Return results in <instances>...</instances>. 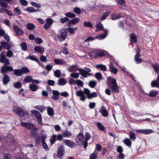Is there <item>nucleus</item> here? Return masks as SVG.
<instances>
[{
	"label": "nucleus",
	"mask_w": 159,
	"mask_h": 159,
	"mask_svg": "<svg viewBox=\"0 0 159 159\" xmlns=\"http://www.w3.org/2000/svg\"><path fill=\"white\" fill-rule=\"evenodd\" d=\"M107 83L108 87L113 93H118L119 92V87L118 86L116 80L111 77L107 78Z\"/></svg>",
	"instance_id": "1"
},
{
	"label": "nucleus",
	"mask_w": 159,
	"mask_h": 159,
	"mask_svg": "<svg viewBox=\"0 0 159 159\" xmlns=\"http://www.w3.org/2000/svg\"><path fill=\"white\" fill-rule=\"evenodd\" d=\"M85 69L84 70L81 68L78 69V71H79L80 74L84 78L88 76H91L92 74L91 73H89L91 71V70L90 68L85 67Z\"/></svg>",
	"instance_id": "2"
},
{
	"label": "nucleus",
	"mask_w": 159,
	"mask_h": 159,
	"mask_svg": "<svg viewBox=\"0 0 159 159\" xmlns=\"http://www.w3.org/2000/svg\"><path fill=\"white\" fill-rule=\"evenodd\" d=\"M67 32L66 29H63L60 30V34L58 35V37L61 41H64L66 38Z\"/></svg>",
	"instance_id": "3"
},
{
	"label": "nucleus",
	"mask_w": 159,
	"mask_h": 159,
	"mask_svg": "<svg viewBox=\"0 0 159 159\" xmlns=\"http://www.w3.org/2000/svg\"><path fill=\"white\" fill-rule=\"evenodd\" d=\"M63 135L59 134L56 135L54 134L52 135L51 137V139L50 140L51 145L54 144L56 140L61 141L62 140L63 138Z\"/></svg>",
	"instance_id": "4"
},
{
	"label": "nucleus",
	"mask_w": 159,
	"mask_h": 159,
	"mask_svg": "<svg viewBox=\"0 0 159 159\" xmlns=\"http://www.w3.org/2000/svg\"><path fill=\"white\" fill-rule=\"evenodd\" d=\"M31 113L35 116L39 124L40 125H43V124L42 122V116L40 113L38 111L35 110L32 111Z\"/></svg>",
	"instance_id": "5"
},
{
	"label": "nucleus",
	"mask_w": 159,
	"mask_h": 159,
	"mask_svg": "<svg viewBox=\"0 0 159 159\" xmlns=\"http://www.w3.org/2000/svg\"><path fill=\"white\" fill-rule=\"evenodd\" d=\"M84 136L83 134L80 133L76 136L75 140L77 144L79 146L82 145V143L84 141Z\"/></svg>",
	"instance_id": "6"
},
{
	"label": "nucleus",
	"mask_w": 159,
	"mask_h": 159,
	"mask_svg": "<svg viewBox=\"0 0 159 159\" xmlns=\"http://www.w3.org/2000/svg\"><path fill=\"white\" fill-rule=\"evenodd\" d=\"M46 23L44 26V29L47 30L50 29L53 22V20L51 18H48L45 20Z\"/></svg>",
	"instance_id": "7"
},
{
	"label": "nucleus",
	"mask_w": 159,
	"mask_h": 159,
	"mask_svg": "<svg viewBox=\"0 0 159 159\" xmlns=\"http://www.w3.org/2000/svg\"><path fill=\"white\" fill-rule=\"evenodd\" d=\"M13 111L15 112L18 115L22 116L25 115L24 111L19 107L15 106L12 108Z\"/></svg>",
	"instance_id": "8"
},
{
	"label": "nucleus",
	"mask_w": 159,
	"mask_h": 159,
	"mask_svg": "<svg viewBox=\"0 0 159 159\" xmlns=\"http://www.w3.org/2000/svg\"><path fill=\"white\" fill-rule=\"evenodd\" d=\"M0 62L4 63V65L6 66L10 64L9 60L6 58L3 52L0 54Z\"/></svg>",
	"instance_id": "9"
},
{
	"label": "nucleus",
	"mask_w": 159,
	"mask_h": 159,
	"mask_svg": "<svg viewBox=\"0 0 159 159\" xmlns=\"http://www.w3.org/2000/svg\"><path fill=\"white\" fill-rule=\"evenodd\" d=\"M20 123L22 126L25 127L28 129L34 130L36 129L35 126L33 124H31L29 122H21Z\"/></svg>",
	"instance_id": "10"
},
{
	"label": "nucleus",
	"mask_w": 159,
	"mask_h": 159,
	"mask_svg": "<svg viewBox=\"0 0 159 159\" xmlns=\"http://www.w3.org/2000/svg\"><path fill=\"white\" fill-rule=\"evenodd\" d=\"M13 70V69L12 66L4 65L1 67V73L4 74L8 71H12Z\"/></svg>",
	"instance_id": "11"
},
{
	"label": "nucleus",
	"mask_w": 159,
	"mask_h": 159,
	"mask_svg": "<svg viewBox=\"0 0 159 159\" xmlns=\"http://www.w3.org/2000/svg\"><path fill=\"white\" fill-rule=\"evenodd\" d=\"M0 43L2 48L5 49L9 50L11 47V45L10 43L4 41L1 42Z\"/></svg>",
	"instance_id": "12"
},
{
	"label": "nucleus",
	"mask_w": 159,
	"mask_h": 159,
	"mask_svg": "<svg viewBox=\"0 0 159 159\" xmlns=\"http://www.w3.org/2000/svg\"><path fill=\"white\" fill-rule=\"evenodd\" d=\"M64 141L65 144L70 148H75L76 145L75 143L70 140L64 139Z\"/></svg>",
	"instance_id": "13"
},
{
	"label": "nucleus",
	"mask_w": 159,
	"mask_h": 159,
	"mask_svg": "<svg viewBox=\"0 0 159 159\" xmlns=\"http://www.w3.org/2000/svg\"><path fill=\"white\" fill-rule=\"evenodd\" d=\"M140 50L139 48H138L137 50V52L134 56V60L137 64H139L142 62V59L139 58V57H140V55L139 54Z\"/></svg>",
	"instance_id": "14"
},
{
	"label": "nucleus",
	"mask_w": 159,
	"mask_h": 159,
	"mask_svg": "<svg viewBox=\"0 0 159 159\" xmlns=\"http://www.w3.org/2000/svg\"><path fill=\"white\" fill-rule=\"evenodd\" d=\"M13 28L15 32L18 35H21L24 34V32L22 30L19 28L17 26L14 25Z\"/></svg>",
	"instance_id": "15"
},
{
	"label": "nucleus",
	"mask_w": 159,
	"mask_h": 159,
	"mask_svg": "<svg viewBox=\"0 0 159 159\" xmlns=\"http://www.w3.org/2000/svg\"><path fill=\"white\" fill-rule=\"evenodd\" d=\"M52 93L53 95L52 96V98L54 100H58L59 98V96L60 93L57 90H52Z\"/></svg>",
	"instance_id": "16"
},
{
	"label": "nucleus",
	"mask_w": 159,
	"mask_h": 159,
	"mask_svg": "<svg viewBox=\"0 0 159 159\" xmlns=\"http://www.w3.org/2000/svg\"><path fill=\"white\" fill-rule=\"evenodd\" d=\"M3 84L4 85H7L10 81V79L9 76L6 74H3V77L2 79Z\"/></svg>",
	"instance_id": "17"
},
{
	"label": "nucleus",
	"mask_w": 159,
	"mask_h": 159,
	"mask_svg": "<svg viewBox=\"0 0 159 159\" xmlns=\"http://www.w3.org/2000/svg\"><path fill=\"white\" fill-rule=\"evenodd\" d=\"M99 111L104 117H107L108 115V112L104 106L101 107Z\"/></svg>",
	"instance_id": "18"
},
{
	"label": "nucleus",
	"mask_w": 159,
	"mask_h": 159,
	"mask_svg": "<svg viewBox=\"0 0 159 159\" xmlns=\"http://www.w3.org/2000/svg\"><path fill=\"white\" fill-rule=\"evenodd\" d=\"M138 133L146 134H149L153 132V131L150 129H139L136 130Z\"/></svg>",
	"instance_id": "19"
},
{
	"label": "nucleus",
	"mask_w": 159,
	"mask_h": 159,
	"mask_svg": "<svg viewBox=\"0 0 159 159\" xmlns=\"http://www.w3.org/2000/svg\"><path fill=\"white\" fill-rule=\"evenodd\" d=\"M104 34L102 35H100L98 36H96L95 38L98 39L99 40L105 38L108 35V30H104Z\"/></svg>",
	"instance_id": "20"
},
{
	"label": "nucleus",
	"mask_w": 159,
	"mask_h": 159,
	"mask_svg": "<svg viewBox=\"0 0 159 159\" xmlns=\"http://www.w3.org/2000/svg\"><path fill=\"white\" fill-rule=\"evenodd\" d=\"M80 19L76 18L71 20H70L68 22V25L70 26L71 25H75L79 22Z\"/></svg>",
	"instance_id": "21"
},
{
	"label": "nucleus",
	"mask_w": 159,
	"mask_h": 159,
	"mask_svg": "<svg viewBox=\"0 0 159 159\" xmlns=\"http://www.w3.org/2000/svg\"><path fill=\"white\" fill-rule=\"evenodd\" d=\"M64 148L62 146L58 148L57 151V155L59 156H62L64 153Z\"/></svg>",
	"instance_id": "22"
},
{
	"label": "nucleus",
	"mask_w": 159,
	"mask_h": 159,
	"mask_svg": "<svg viewBox=\"0 0 159 159\" xmlns=\"http://www.w3.org/2000/svg\"><path fill=\"white\" fill-rule=\"evenodd\" d=\"M54 61L56 65H65L66 63L61 59H55Z\"/></svg>",
	"instance_id": "23"
},
{
	"label": "nucleus",
	"mask_w": 159,
	"mask_h": 159,
	"mask_svg": "<svg viewBox=\"0 0 159 159\" xmlns=\"http://www.w3.org/2000/svg\"><path fill=\"white\" fill-rule=\"evenodd\" d=\"M96 29L95 30L96 32H98L100 31L103 30L104 31V30H106L104 29L103 28V25L101 23H99L96 25Z\"/></svg>",
	"instance_id": "24"
},
{
	"label": "nucleus",
	"mask_w": 159,
	"mask_h": 159,
	"mask_svg": "<svg viewBox=\"0 0 159 159\" xmlns=\"http://www.w3.org/2000/svg\"><path fill=\"white\" fill-rule=\"evenodd\" d=\"M151 85L152 87H159V77L158 76L157 78L156 81H153L151 83Z\"/></svg>",
	"instance_id": "25"
},
{
	"label": "nucleus",
	"mask_w": 159,
	"mask_h": 159,
	"mask_svg": "<svg viewBox=\"0 0 159 159\" xmlns=\"http://www.w3.org/2000/svg\"><path fill=\"white\" fill-rule=\"evenodd\" d=\"M34 50L36 52L40 53H43L44 52V48L39 46H36L34 48Z\"/></svg>",
	"instance_id": "26"
},
{
	"label": "nucleus",
	"mask_w": 159,
	"mask_h": 159,
	"mask_svg": "<svg viewBox=\"0 0 159 159\" xmlns=\"http://www.w3.org/2000/svg\"><path fill=\"white\" fill-rule=\"evenodd\" d=\"M62 134L63 137L65 138H70L72 136V133L67 130L62 133Z\"/></svg>",
	"instance_id": "27"
},
{
	"label": "nucleus",
	"mask_w": 159,
	"mask_h": 159,
	"mask_svg": "<svg viewBox=\"0 0 159 159\" xmlns=\"http://www.w3.org/2000/svg\"><path fill=\"white\" fill-rule=\"evenodd\" d=\"M66 80L64 78H61L58 80L57 84L58 85H64L66 84Z\"/></svg>",
	"instance_id": "28"
},
{
	"label": "nucleus",
	"mask_w": 159,
	"mask_h": 159,
	"mask_svg": "<svg viewBox=\"0 0 159 159\" xmlns=\"http://www.w3.org/2000/svg\"><path fill=\"white\" fill-rule=\"evenodd\" d=\"M26 28L29 30H32L35 28V26L32 23H28L26 25Z\"/></svg>",
	"instance_id": "29"
},
{
	"label": "nucleus",
	"mask_w": 159,
	"mask_h": 159,
	"mask_svg": "<svg viewBox=\"0 0 159 159\" xmlns=\"http://www.w3.org/2000/svg\"><path fill=\"white\" fill-rule=\"evenodd\" d=\"M29 88L33 92L36 91L38 89V86L34 84L30 85Z\"/></svg>",
	"instance_id": "30"
},
{
	"label": "nucleus",
	"mask_w": 159,
	"mask_h": 159,
	"mask_svg": "<svg viewBox=\"0 0 159 159\" xmlns=\"http://www.w3.org/2000/svg\"><path fill=\"white\" fill-rule=\"evenodd\" d=\"M78 69L79 68H78L76 66L73 65L68 69V70L70 72H75L77 70H78Z\"/></svg>",
	"instance_id": "31"
},
{
	"label": "nucleus",
	"mask_w": 159,
	"mask_h": 159,
	"mask_svg": "<svg viewBox=\"0 0 159 159\" xmlns=\"http://www.w3.org/2000/svg\"><path fill=\"white\" fill-rule=\"evenodd\" d=\"M157 94V92L156 90H152L149 92V93H146V94L150 97H153L156 96Z\"/></svg>",
	"instance_id": "32"
},
{
	"label": "nucleus",
	"mask_w": 159,
	"mask_h": 159,
	"mask_svg": "<svg viewBox=\"0 0 159 159\" xmlns=\"http://www.w3.org/2000/svg\"><path fill=\"white\" fill-rule=\"evenodd\" d=\"M7 2L5 1H0V6L2 7L9 8Z\"/></svg>",
	"instance_id": "33"
},
{
	"label": "nucleus",
	"mask_w": 159,
	"mask_h": 159,
	"mask_svg": "<svg viewBox=\"0 0 159 159\" xmlns=\"http://www.w3.org/2000/svg\"><path fill=\"white\" fill-rule=\"evenodd\" d=\"M47 110L48 114L49 116H53L54 115V110L52 108L48 107H47Z\"/></svg>",
	"instance_id": "34"
},
{
	"label": "nucleus",
	"mask_w": 159,
	"mask_h": 159,
	"mask_svg": "<svg viewBox=\"0 0 159 159\" xmlns=\"http://www.w3.org/2000/svg\"><path fill=\"white\" fill-rule=\"evenodd\" d=\"M123 142L126 146L130 148L131 147L132 143L130 139L128 138L125 139L124 140Z\"/></svg>",
	"instance_id": "35"
},
{
	"label": "nucleus",
	"mask_w": 159,
	"mask_h": 159,
	"mask_svg": "<svg viewBox=\"0 0 159 159\" xmlns=\"http://www.w3.org/2000/svg\"><path fill=\"white\" fill-rule=\"evenodd\" d=\"M14 74L15 75L18 76H21L23 75L21 69H18L14 70Z\"/></svg>",
	"instance_id": "36"
},
{
	"label": "nucleus",
	"mask_w": 159,
	"mask_h": 159,
	"mask_svg": "<svg viewBox=\"0 0 159 159\" xmlns=\"http://www.w3.org/2000/svg\"><path fill=\"white\" fill-rule=\"evenodd\" d=\"M96 67L97 68L100 69L102 70L105 71L107 70V67L106 66L102 64H98L96 65Z\"/></svg>",
	"instance_id": "37"
},
{
	"label": "nucleus",
	"mask_w": 159,
	"mask_h": 159,
	"mask_svg": "<svg viewBox=\"0 0 159 159\" xmlns=\"http://www.w3.org/2000/svg\"><path fill=\"white\" fill-rule=\"evenodd\" d=\"M78 27L75 28H68L67 29V30L70 34H73L75 33V31L77 30Z\"/></svg>",
	"instance_id": "38"
},
{
	"label": "nucleus",
	"mask_w": 159,
	"mask_h": 159,
	"mask_svg": "<svg viewBox=\"0 0 159 159\" xmlns=\"http://www.w3.org/2000/svg\"><path fill=\"white\" fill-rule=\"evenodd\" d=\"M130 39L131 41L132 42L136 43L137 41V37L133 33L130 34Z\"/></svg>",
	"instance_id": "39"
},
{
	"label": "nucleus",
	"mask_w": 159,
	"mask_h": 159,
	"mask_svg": "<svg viewBox=\"0 0 159 159\" xmlns=\"http://www.w3.org/2000/svg\"><path fill=\"white\" fill-rule=\"evenodd\" d=\"M26 59H30L32 61H35L39 64V60L35 56L30 55L29 56L27 57Z\"/></svg>",
	"instance_id": "40"
},
{
	"label": "nucleus",
	"mask_w": 159,
	"mask_h": 159,
	"mask_svg": "<svg viewBox=\"0 0 159 159\" xmlns=\"http://www.w3.org/2000/svg\"><path fill=\"white\" fill-rule=\"evenodd\" d=\"M34 108L39 110L41 113H43L45 110V107L40 106H37L34 107Z\"/></svg>",
	"instance_id": "41"
},
{
	"label": "nucleus",
	"mask_w": 159,
	"mask_h": 159,
	"mask_svg": "<svg viewBox=\"0 0 159 159\" xmlns=\"http://www.w3.org/2000/svg\"><path fill=\"white\" fill-rule=\"evenodd\" d=\"M65 15L67 17L70 18H74L75 15V14L71 12H68L65 14Z\"/></svg>",
	"instance_id": "42"
},
{
	"label": "nucleus",
	"mask_w": 159,
	"mask_h": 159,
	"mask_svg": "<svg viewBox=\"0 0 159 159\" xmlns=\"http://www.w3.org/2000/svg\"><path fill=\"white\" fill-rule=\"evenodd\" d=\"M33 78L31 76L28 75L25 78L24 81L26 83H30L32 82Z\"/></svg>",
	"instance_id": "43"
},
{
	"label": "nucleus",
	"mask_w": 159,
	"mask_h": 159,
	"mask_svg": "<svg viewBox=\"0 0 159 159\" xmlns=\"http://www.w3.org/2000/svg\"><path fill=\"white\" fill-rule=\"evenodd\" d=\"M109 12L108 11H107L104 13L102 16H101L100 20L101 21H102L106 19L107 17L108 16Z\"/></svg>",
	"instance_id": "44"
},
{
	"label": "nucleus",
	"mask_w": 159,
	"mask_h": 159,
	"mask_svg": "<svg viewBox=\"0 0 159 159\" xmlns=\"http://www.w3.org/2000/svg\"><path fill=\"white\" fill-rule=\"evenodd\" d=\"M97 82L94 80H91L89 82V85L91 88H94L96 85Z\"/></svg>",
	"instance_id": "45"
},
{
	"label": "nucleus",
	"mask_w": 159,
	"mask_h": 159,
	"mask_svg": "<svg viewBox=\"0 0 159 159\" xmlns=\"http://www.w3.org/2000/svg\"><path fill=\"white\" fill-rule=\"evenodd\" d=\"M129 136L130 139L134 141L136 139V136L135 134L132 131H130L129 133Z\"/></svg>",
	"instance_id": "46"
},
{
	"label": "nucleus",
	"mask_w": 159,
	"mask_h": 159,
	"mask_svg": "<svg viewBox=\"0 0 159 159\" xmlns=\"http://www.w3.org/2000/svg\"><path fill=\"white\" fill-rule=\"evenodd\" d=\"M97 125L100 130L102 131L104 130L105 128L101 123L99 122H97Z\"/></svg>",
	"instance_id": "47"
},
{
	"label": "nucleus",
	"mask_w": 159,
	"mask_h": 159,
	"mask_svg": "<svg viewBox=\"0 0 159 159\" xmlns=\"http://www.w3.org/2000/svg\"><path fill=\"white\" fill-rule=\"evenodd\" d=\"M111 17V19L112 20H116L121 17L120 14L117 15L116 14H112Z\"/></svg>",
	"instance_id": "48"
},
{
	"label": "nucleus",
	"mask_w": 159,
	"mask_h": 159,
	"mask_svg": "<svg viewBox=\"0 0 159 159\" xmlns=\"http://www.w3.org/2000/svg\"><path fill=\"white\" fill-rule=\"evenodd\" d=\"M54 76L57 78H59L61 75V72L59 70H57L54 72Z\"/></svg>",
	"instance_id": "49"
},
{
	"label": "nucleus",
	"mask_w": 159,
	"mask_h": 159,
	"mask_svg": "<svg viewBox=\"0 0 159 159\" xmlns=\"http://www.w3.org/2000/svg\"><path fill=\"white\" fill-rule=\"evenodd\" d=\"M97 96V93L95 92H93L91 93H90L89 95H88L87 98L89 99L92 98H95Z\"/></svg>",
	"instance_id": "50"
},
{
	"label": "nucleus",
	"mask_w": 159,
	"mask_h": 159,
	"mask_svg": "<svg viewBox=\"0 0 159 159\" xmlns=\"http://www.w3.org/2000/svg\"><path fill=\"white\" fill-rule=\"evenodd\" d=\"M25 10L30 12H35L37 11L32 7H28L25 9Z\"/></svg>",
	"instance_id": "51"
},
{
	"label": "nucleus",
	"mask_w": 159,
	"mask_h": 159,
	"mask_svg": "<svg viewBox=\"0 0 159 159\" xmlns=\"http://www.w3.org/2000/svg\"><path fill=\"white\" fill-rule=\"evenodd\" d=\"M84 25L85 27L92 28L93 26L92 24L90 22H84Z\"/></svg>",
	"instance_id": "52"
},
{
	"label": "nucleus",
	"mask_w": 159,
	"mask_h": 159,
	"mask_svg": "<svg viewBox=\"0 0 159 159\" xmlns=\"http://www.w3.org/2000/svg\"><path fill=\"white\" fill-rule=\"evenodd\" d=\"M69 19L67 17L61 18L60 19V22L61 24H63L69 21Z\"/></svg>",
	"instance_id": "53"
},
{
	"label": "nucleus",
	"mask_w": 159,
	"mask_h": 159,
	"mask_svg": "<svg viewBox=\"0 0 159 159\" xmlns=\"http://www.w3.org/2000/svg\"><path fill=\"white\" fill-rule=\"evenodd\" d=\"M95 77L98 80H101L102 78V74L100 72H98L95 74Z\"/></svg>",
	"instance_id": "54"
},
{
	"label": "nucleus",
	"mask_w": 159,
	"mask_h": 159,
	"mask_svg": "<svg viewBox=\"0 0 159 159\" xmlns=\"http://www.w3.org/2000/svg\"><path fill=\"white\" fill-rule=\"evenodd\" d=\"M22 72L23 75L24 74L27 73L29 72V70L26 67H22L21 68Z\"/></svg>",
	"instance_id": "55"
},
{
	"label": "nucleus",
	"mask_w": 159,
	"mask_h": 159,
	"mask_svg": "<svg viewBox=\"0 0 159 159\" xmlns=\"http://www.w3.org/2000/svg\"><path fill=\"white\" fill-rule=\"evenodd\" d=\"M6 56L8 57H11L13 56V53L12 51L8 50L6 53Z\"/></svg>",
	"instance_id": "56"
},
{
	"label": "nucleus",
	"mask_w": 159,
	"mask_h": 159,
	"mask_svg": "<svg viewBox=\"0 0 159 159\" xmlns=\"http://www.w3.org/2000/svg\"><path fill=\"white\" fill-rule=\"evenodd\" d=\"M55 82L52 80H48L47 81V84L49 86H54L55 85Z\"/></svg>",
	"instance_id": "57"
},
{
	"label": "nucleus",
	"mask_w": 159,
	"mask_h": 159,
	"mask_svg": "<svg viewBox=\"0 0 159 159\" xmlns=\"http://www.w3.org/2000/svg\"><path fill=\"white\" fill-rule=\"evenodd\" d=\"M30 3L32 6L36 7L38 8H40L41 7V6L40 4H39L34 2H32Z\"/></svg>",
	"instance_id": "58"
},
{
	"label": "nucleus",
	"mask_w": 159,
	"mask_h": 159,
	"mask_svg": "<svg viewBox=\"0 0 159 159\" xmlns=\"http://www.w3.org/2000/svg\"><path fill=\"white\" fill-rule=\"evenodd\" d=\"M14 12L16 15H19L21 14V11L18 7L15 8Z\"/></svg>",
	"instance_id": "59"
},
{
	"label": "nucleus",
	"mask_w": 159,
	"mask_h": 159,
	"mask_svg": "<svg viewBox=\"0 0 159 159\" xmlns=\"http://www.w3.org/2000/svg\"><path fill=\"white\" fill-rule=\"evenodd\" d=\"M14 86L15 88L19 89L21 87L22 85L20 82H17L14 84Z\"/></svg>",
	"instance_id": "60"
},
{
	"label": "nucleus",
	"mask_w": 159,
	"mask_h": 159,
	"mask_svg": "<svg viewBox=\"0 0 159 159\" xmlns=\"http://www.w3.org/2000/svg\"><path fill=\"white\" fill-rule=\"evenodd\" d=\"M31 134L34 138H36L38 136V133L35 131H32L31 133Z\"/></svg>",
	"instance_id": "61"
},
{
	"label": "nucleus",
	"mask_w": 159,
	"mask_h": 159,
	"mask_svg": "<svg viewBox=\"0 0 159 159\" xmlns=\"http://www.w3.org/2000/svg\"><path fill=\"white\" fill-rule=\"evenodd\" d=\"M70 76L75 79H77L78 78L79 76V74L78 73H72L70 74Z\"/></svg>",
	"instance_id": "62"
},
{
	"label": "nucleus",
	"mask_w": 159,
	"mask_h": 159,
	"mask_svg": "<svg viewBox=\"0 0 159 159\" xmlns=\"http://www.w3.org/2000/svg\"><path fill=\"white\" fill-rule=\"evenodd\" d=\"M152 66L156 72L157 73L159 72V66L158 65H153Z\"/></svg>",
	"instance_id": "63"
},
{
	"label": "nucleus",
	"mask_w": 159,
	"mask_h": 159,
	"mask_svg": "<svg viewBox=\"0 0 159 159\" xmlns=\"http://www.w3.org/2000/svg\"><path fill=\"white\" fill-rule=\"evenodd\" d=\"M97 157V155L95 153L93 152L90 156L89 159H96Z\"/></svg>",
	"instance_id": "64"
}]
</instances>
